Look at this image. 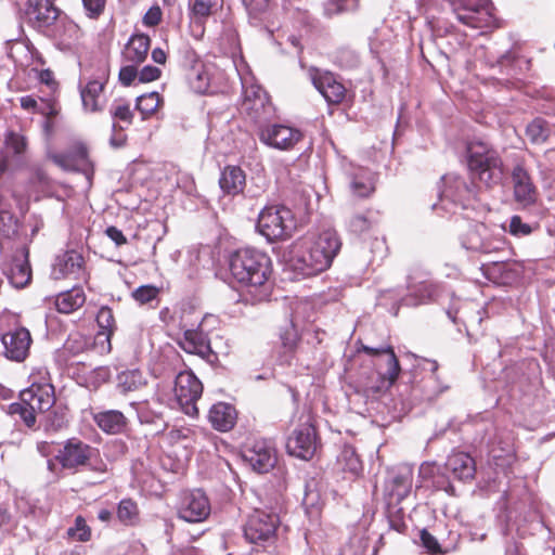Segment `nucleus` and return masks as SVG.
<instances>
[{"label":"nucleus","mask_w":555,"mask_h":555,"mask_svg":"<svg viewBox=\"0 0 555 555\" xmlns=\"http://www.w3.org/2000/svg\"><path fill=\"white\" fill-rule=\"evenodd\" d=\"M2 271L10 283L16 288H23L28 285L31 280L28 249L23 247L15 250L11 259L3 262Z\"/></svg>","instance_id":"obj_18"},{"label":"nucleus","mask_w":555,"mask_h":555,"mask_svg":"<svg viewBox=\"0 0 555 555\" xmlns=\"http://www.w3.org/2000/svg\"><path fill=\"white\" fill-rule=\"evenodd\" d=\"M245 460L254 470L267 473L273 468L276 462L275 450L268 441H256L253 447L244 452Z\"/></svg>","instance_id":"obj_23"},{"label":"nucleus","mask_w":555,"mask_h":555,"mask_svg":"<svg viewBox=\"0 0 555 555\" xmlns=\"http://www.w3.org/2000/svg\"><path fill=\"white\" fill-rule=\"evenodd\" d=\"M359 7V0H328L324 5V12L327 16L335 14L353 11Z\"/></svg>","instance_id":"obj_46"},{"label":"nucleus","mask_w":555,"mask_h":555,"mask_svg":"<svg viewBox=\"0 0 555 555\" xmlns=\"http://www.w3.org/2000/svg\"><path fill=\"white\" fill-rule=\"evenodd\" d=\"M280 518L274 513L255 509L244 526V535L249 543H271L276 537Z\"/></svg>","instance_id":"obj_9"},{"label":"nucleus","mask_w":555,"mask_h":555,"mask_svg":"<svg viewBox=\"0 0 555 555\" xmlns=\"http://www.w3.org/2000/svg\"><path fill=\"white\" fill-rule=\"evenodd\" d=\"M138 74L140 82H150L159 78L160 69L152 65H146L138 72Z\"/></svg>","instance_id":"obj_60"},{"label":"nucleus","mask_w":555,"mask_h":555,"mask_svg":"<svg viewBox=\"0 0 555 555\" xmlns=\"http://www.w3.org/2000/svg\"><path fill=\"white\" fill-rule=\"evenodd\" d=\"M505 241L502 237L492 236L489 232V236L486 238L483 247L480 253L491 254L504 249Z\"/></svg>","instance_id":"obj_56"},{"label":"nucleus","mask_w":555,"mask_h":555,"mask_svg":"<svg viewBox=\"0 0 555 555\" xmlns=\"http://www.w3.org/2000/svg\"><path fill=\"white\" fill-rule=\"evenodd\" d=\"M96 449L77 439H68L55 455V461L66 470L77 473L87 467L95 456Z\"/></svg>","instance_id":"obj_10"},{"label":"nucleus","mask_w":555,"mask_h":555,"mask_svg":"<svg viewBox=\"0 0 555 555\" xmlns=\"http://www.w3.org/2000/svg\"><path fill=\"white\" fill-rule=\"evenodd\" d=\"M413 482V470L408 465H401L388 472V477L385 481V493L396 502H401L405 499Z\"/></svg>","instance_id":"obj_19"},{"label":"nucleus","mask_w":555,"mask_h":555,"mask_svg":"<svg viewBox=\"0 0 555 555\" xmlns=\"http://www.w3.org/2000/svg\"><path fill=\"white\" fill-rule=\"evenodd\" d=\"M3 354L7 359L23 362L29 354L33 338L30 332L23 326L14 327L1 335Z\"/></svg>","instance_id":"obj_15"},{"label":"nucleus","mask_w":555,"mask_h":555,"mask_svg":"<svg viewBox=\"0 0 555 555\" xmlns=\"http://www.w3.org/2000/svg\"><path fill=\"white\" fill-rule=\"evenodd\" d=\"M361 350L369 356H378L386 359L387 370L385 372L370 370L361 373L353 382L357 393L366 399H376L395 384L401 367L392 347L389 345L385 344L379 347L362 345Z\"/></svg>","instance_id":"obj_3"},{"label":"nucleus","mask_w":555,"mask_h":555,"mask_svg":"<svg viewBox=\"0 0 555 555\" xmlns=\"http://www.w3.org/2000/svg\"><path fill=\"white\" fill-rule=\"evenodd\" d=\"M82 4L87 16L96 20L104 12L106 0H82Z\"/></svg>","instance_id":"obj_55"},{"label":"nucleus","mask_w":555,"mask_h":555,"mask_svg":"<svg viewBox=\"0 0 555 555\" xmlns=\"http://www.w3.org/2000/svg\"><path fill=\"white\" fill-rule=\"evenodd\" d=\"M111 115L127 124H131L133 118L130 105L125 102H115L111 107Z\"/></svg>","instance_id":"obj_53"},{"label":"nucleus","mask_w":555,"mask_h":555,"mask_svg":"<svg viewBox=\"0 0 555 555\" xmlns=\"http://www.w3.org/2000/svg\"><path fill=\"white\" fill-rule=\"evenodd\" d=\"M192 11L196 16L207 17L211 13V3L209 0H194Z\"/></svg>","instance_id":"obj_63"},{"label":"nucleus","mask_w":555,"mask_h":555,"mask_svg":"<svg viewBox=\"0 0 555 555\" xmlns=\"http://www.w3.org/2000/svg\"><path fill=\"white\" fill-rule=\"evenodd\" d=\"M203 392L201 380L191 371L180 372L175 380V395L182 411L190 416H196L198 409L197 400Z\"/></svg>","instance_id":"obj_11"},{"label":"nucleus","mask_w":555,"mask_h":555,"mask_svg":"<svg viewBox=\"0 0 555 555\" xmlns=\"http://www.w3.org/2000/svg\"><path fill=\"white\" fill-rule=\"evenodd\" d=\"M209 74L203 66L193 69L191 83L196 92L205 93L209 88Z\"/></svg>","instance_id":"obj_49"},{"label":"nucleus","mask_w":555,"mask_h":555,"mask_svg":"<svg viewBox=\"0 0 555 555\" xmlns=\"http://www.w3.org/2000/svg\"><path fill=\"white\" fill-rule=\"evenodd\" d=\"M237 418L236 410L233 405L225 402L215 403L208 413V420L211 426L221 433L231 430Z\"/></svg>","instance_id":"obj_26"},{"label":"nucleus","mask_w":555,"mask_h":555,"mask_svg":"<svg viewBox=\"0 0 555 555\" xmlns=\"http://www.w3.org/2000/svg\"><path fill=\"white\" fill-rule=\"evenodd\" d=\"M409 294L401 298V304L404 306L416 307L436 300L441 292L439 284L429 280L414 282L410 276L408 283Z\"/></svg>","instance_id":"obj_22"},{"label":"nucleus","mask_w":555,"mask_h":555,"mask_svg":"<svg viewBox=\"0 0 555 555\" xmlns=\"http://www.w3.org/2000/svg\"><path fill=\"white\" fill-rule=\"evenodd\" d=\"M456 18L472 28L489 27L493 23L490 0H449Z\"/></svg>","instance_id":"obj_8"},{"label":"nucleus","mask_w":555,"mask_h":555,"mask_svg":"<svg viewBox=\"0 0 555 555\" xmlns=\"http://www.w3.org/2000/svg\"><path fill=\"white\" fill-rule=\"evenodd\" d=\"M295 228L294 215L285 206L266 207L258 216L257 229L269 242L287 238Z\"/></svg>","instance_id":"obj_6"},{"label":"nucleus","mask_w":555,"mask_h":555,"mask_svg":"<svg viewBox=\"0 0 555 555\" xmlns=\"http://www.w3.org/2000/svg\"><path fill=\"white\" fill-rule=\"evenodd\" d=\"M85 260L80 253L76 250H67L56 257L52 268V276L55 280L74 279L80 280L85 278Z\"/></svg>","instance_id":"obj_20"},{"label":"nucleus","mask_w":555,"mask_h":555,"mask_svg":"<svg viewBox=\"0 0 555 555\" xmlns=\"http://www.w3.org/2000/svg\"><path fill=\"white\" fill-rule=\"evenodd\" d=\"M229 269L233 279L253 294L255 300L261 301L269 296L271 260L266 253L250 247L237 249L230 256Z\"/></svg>","instance_id":"obj_2"},{"label":"nucleus","mask_w":555,"mask_h":555,"mask_svg":"<svg viewBox=\"0 0 555 555\" xmlns=\"http://www.w3.org/2000/svg\"><path fill=\"white\" fill-rule=\"evenodd\" d=\"M158 293V288L153 285H142L132 292V297L139 304L144 305L154 300Z\"/></svg>","instance_id":"obj_51"},{"label":"nucleus","mask_w":555,"mask_h":555,"mask_svg":"<svg viewBox=\"0 0 555 555\" xmlns=\"http://www.w3.org/2000/svg\"><path fill=\"white\" fill-rule=\"evenodd\" d=\"M68 535L76 539L77 541L87 542L90 540L91 531L86 520L78 516L75 519V526L69 528L67 531Z\"/></svg>","instance_id":"obj_50"},{"label":"nucleus","mask_w":555,"mask_h":555,"mask_svg":"<svg viewBox=\"0 0 555 555\" xmlns=\"http://www.w3.org/2000/svg\"><path fill=\"white\" fill-rule=\"evenodd\" d=\"M300 130L285 125H268L260 129L259 139L266 145L281 150H292L302 140Z\"/></svg>","instance_id":"obj_14"},{"label":"nucleus","mask_w":555,"mask_h":555,"mask_svg":"<svg viewBox=\"0 0 555 555\" xmlns=\"http://www.w3.org/2000/svg\"><path fill=\"white\" fill-rule=\"evenodd\" d=\"M117 517L124 525H134L139 519V511L135 502L130 499L121 500L117 507Z\"/></svg>","instance_id":"obj_43"},{"label":"nucleus","mask_w":555,"mask_h":555,"mask_svg":"<svg viewBox=\"0 0 555 555\" xmlns=\"http://www.w3.org/2000/svg\"><path fill=\"white\" fill-rule=\"evenodd\" d=\"M350 229L356 233H362L370 229L371 221L364 215H356L350 220Z\"/></svg>","instance_id":"obj_59"},{"label":"nucleus","mask_w":555,"mask_h":555,"mask_svg":"<svg viewBox=\"0 0 555 555\" xmlns=\"http://www.w3.org/2000/svg\"><path fill=\"white\" fill-rule=\"evenodd\" d=\"M468 169L473 179L486 186L499 184L503 178V163L498 152L487 142L474 140L467 144Z\"/></svg>","instance_id":"obj_5"},{"label":"nucleus","mask_w":555,"mask_h":555,"mask_svg":"<svg viewBox=\"0 0 555 555\" xmlns=\"http://www.w3.org/2000/svg\"><path fill=\"white\" fill-rule=\"evenodd\" d=\"M443 183V198H448L463 208L468 207L477 196V186L459 175L449 173L444 176Z\"/></svg>","instance_id":"obj_17"},{"label":"nucleus","mask_w":555,"mask_h":555,"mask_svg":"<svg viewBox=\"0 0 555 555\" xmlns=\"http://www.w3.org/2000/svg\"><path fill=\"white\" fill-rule=\"evenodd\" d=\"M96 323L100 327L95 336L98 344H101L102 352H109L112 349L111 337L116 330V323L113 311L109 307L103 306L99 309L96 314Z\"/></svg>","instance_id":"obj_28"},{"label":"nucleus","mask_w":555,"mask_h":555,"mask_svg":"<svg viewBox=\"0 0 555 555\" xmlns=\"http://www.w3.org/2000/svg\"><path fill=\"white\" fill-rule=\"evenodd\" d=\"M496 64L505 69L506 75L513 77H516L520 72L529 67V61L518 56L514 51H507L502 54L498 59Z\"/></svg>","instance_id":"obj_39"},{"label":"nucleus","mask_w":555,"mask_h":555,"mask_svg":"<svg viewBox=\"0 0 555 555\" xmlns=\"http://www.w3.org/2000/svg\"><path fill=\"white\" fill-rule=\"evenodd\" d=\"M281 340L287 350H294L298 343V333L294 326H289L281 333Z\"/></svg>","instance_id":"obj_57"},{"label":"nucleus","mask_w":555,"mask_h":555,"mask_svg":"<svg viewBox=\"0 0 555 555\" xmlns=\"http://www.w3.org/2000/svg\"><path fill=\"white\" fill-rule=\"evenodd\" d=\"M312 82L328 103L337 104L344 100L346 89L332 73L317 70Z\"/></svg>","instance_id":"obj_25"},{"label":"nucleus","mask_w":555,"mask_h":555,"mask_svg":"<svg viewBox=\"0 0 555 555\" xmlns=\"http://www.w3.org/2000/svg\"><path fill=\"white\" fill-rule=\"evenodd\" d=\"M11 231L15 232V221L9 212L3 211L0 214V232L9 235Z\"/></svg>","instance_id":"obj_64"},{"label":"nucleus","mask_w":555,"mask_h":555,"mask_svg":"<svg viewBox=\"0 0 555 555\" xmlns=\"http://www.w3.org/2000/svg\"><path fill=\"white\" fill-rule=\"evenodd\" d=\"M68 418L66 410L62 406H54L44 412L43 418L40 421V426L48 434L57 433L67 426Z\"/></svg>","instance_id":"obj_36"},{"label":"nucleus","mask_w":555,"mask_h":555,"mask_svg":"<svg viewBox=\"0 0 555 555\" xmlns=\"http://www.w3.org/2000/svg\"><path fill=\"white\" fill-rule=\"evenodd\" d=\"M54 403L53 385L49 382H34L28 388L21 391L20 402L10 404L9 413L12 416H18L28 428H35L36 414L49 411Z\"/></svg>","instance_id":"obj_4"},{"label":"nucleus","mask_w":555,"mask_h":555,"mask_svg":"<svg viewBox=\"0 0 555 555\" xmlns=\"http://www.w3.org/2000/svg\"><path fill=\"white\" fill-rule=\"evenodd\" d=\"M526 134L533 144L544 143L550 137L548 125L544 119L535 118L527 126Z\"/></svg>","instance_id":"obj_42"},{"label":"nucleus","mask_w":555,"mask_h":555,"mask_svg":"<svg viewBox=\"0 0 555 555\" xmlns=\"http://www.w3.org/2000/svg\"><path fill=\"white\" fill-rule=\"evenodd\" d=\"M25 14L34 28L47 31L55 25L61 11L54 0H27Z\"/></svg>","instance_id":"obj_13"},{"label":"nucleus","mask_w":555,"mask_h":555,"mask_svg":"<svg viewBox=\"0 0 555 555\" xmlns=\"http://www.w3.org/2000/svg\"><path fill=\"white\" fill-rule=\"evenodd\" d=\"M90 345L91 343L88 337L80 333H74L68 336L64 344V348L67 352L76 356L85 352Z\"/></svg>","instance_id":"obj_45"},{"label":"nucleus","mask_w":555,"mask_h":555,"mask_svg":"<svg viewBox=\"0 0 555 555\" xmlns=\"http://www.w3.org/2000/svg\"><path fill=\"white\" fill-rule=\"evenodd\" d=\"M162 21V11L159 7H152L143 16V24L149 27L158 25Z\"/></svg>","instance_id":"obj_61"},{"label":"nucleus","mask_w":555,"mask_h":555,"mask_svg":"<svg viewBox=\"0 0 555 555\" xmlns=\"http://www.w3.org/2000/svg\"><path fill=\"white\" fill-rule=\"evenodd\" d=\"M532 227L524 222L519 216H513L509 220L508 232L514 236H527L532 233Z\"/></svg>","instance_id":"obj_52"},{"label":"nucleus","mask_w":555,"mask_h":555,"mask_svg":"<svg viewBox=\"0 0 555 555\" xmlns=\"http://www.w3.org/2000/svg\"><path fill=\"white\" fill-rule=\"evenodd\" d=\"M5 145L15 154H22L26 149V139L20 133L10 131L5 137Z\"/></svg>","instance_id":"obj_54"},{"label":"nucleus","mask_w":555,"mask_h":555,"mask_svg":"<svg viewBox=\"0 0 555 555\" xmlns=\"http://www.w3.org/2000/svg\"><path fill=\"white\" fill-rule=\"evenodd\" d=\"M178 344L185 352L196 354L208 362L217 360V356L211 349L210 341L201 326L196 330H186L183 336L178 340Z\"/></svg>","instance_id":"obj_21"},{"label":"nucleus","mask_w":555,"mask_h":555,"mask_svg":"<svg viewBox=\"0 0 555 555\" xmlns=\"http://www.w3.org/2000/svg\"><path fill=\"white\" fill-rule=\"evenodd\" d=\"M62 28L63 33L60 34L59 37L64 44L70 46L80 39L81 30L73 21H63Z\"/></svg>","instance_id":"obj_48"},{"label":"nucleus","mask_w":555,"mask_h":555,"mask_svg":"<svg viewBox=\"0 0 555 555\" xmlns=\"http://www.w3.org/2000/svg\"><path fill=\"white\" fill-rule=\"evenodd\" d=\"M21 106L27 111H38L48 117L57 115L60 109L56 103L51 101L42 102V104L38 107L37 101L29 95L21 98Z\"/></svg>","instance_id":"obj_44"},{"label":"nucleus","mask_w":555,"mask_h":555,"mask_svg":"<svg viewBox=\"0 0 555 555\" xmlns=\"http://www.w3.org/2000/svg\"><path fill=\"white\" fill-rule=\"evenodd\" d=\"M151 47V39L145 34H133L124 51L125 60L133 63L140 64L145 61L149 50Z\"/></svg>","instance_id":"obj_30"},{"label":"nucleus","mask_w":555,"mask_h":555,"mask_svg":"<svg viewBox=\"0 0 555 555\" xmlns=\"http://www.w3.org/2000/svg\"><path fill=\"white\" fill-rule=\"evenodd\" d=\"M137 77L139 78V74L133 65L124 66L119 72V80L125 86H130Z\"/></svg>","instance_id":"obj_62"},{"label":"nucleus","mask_w":555,"mask_h":555,"mask_svg":"<svg viewBox=\"0 0 555 555\" xmlns=\"http://www.w3.org/2000/svg\"><path fill=\"white\" fill-rule=\"evenodd\" d=\"M446 468L454 478L467 481L475 477L476 464L474 459L465 452H454L448 456Z\"/></svg>","instance_id":"obj_27"},{"label":"nucleus","mask_w":555,"mask_h":555,"mask_svg":"<svg viewBox=\"0 0 555 555\" xmlns=\"http://www.w3.org/2000/svg\"><path fill=\"white\" fill-rule=\"evenodd\" d=\"M488 236V227L483 223H475L464 234L462 244L466 249L481 251Z\"/></svg>","instance_id":"obj_37"},{"label":"nucleus","mask_w":555,"mask_h":555,"mask_svg":"<svg viewBox=\"0 0 555 555\" xmlns=\"http://www.w3.org/2000/svg\"><path fill=\"white\" fill-rule=\"evenodd\" d=\"M85 301L86 295L82 288L73 287L56 297L55 307L59 312L68 314L79 309Z\"/></svg>","instance_id":"obj_33"},{"label":"nucleus","mask_w":555,"mask_h":555,"mask_svg":"<svg viewBox=\"0 0 555 555\" xmlns=\"http://www.w3.org/2000/svg\"><path fill=\"white\" fill-rule=\"evenodd\" d=\"M210 502L202 490L185 492L178 506V515L188 522H201L210 514Z\"/></svg>","instance_id":"obj_16"},{"label":"nucleus","mask_w":555,"mask_h":555,"mask_svg":"<svg viewBox=\"0 0 555 555\" xmlns=\"http://www.w3.org/2000/svg\"><path fill=\"white\" fill-rule=\"evenodd\" d=\"M104 82L100 80H90L80 90L83 107L89 112L101 111L104 105Z\"/></svg>","instance_id":"obj_32"},{"label":"nucleus","mask_w":555,"mask_h":555,"mask_svg":"<svg viewBox=\"0 0 555 555\" xmlns=\"http://www.w3.org/2000/svg\"><path fill=\"white\" fill-rule=\"evenodd\" d=\"M340 247L341 242L335 230L309 233L293 244L291 267L302 275H315L331 267Z\"/></svg>","instance_id":"obj_1"},{"label":"nucleus","mask_w":555,"mask_h":555,"mask_svg":"<svg viewBox=\"0 0 555 555\" xmlns=\"http://www.w3.org/2000/svg\"><path fill=\"white\" fill-rule=\"evenodd\" d=\"M286 448L289 454L301 459L310 460L318 449V438L314 426L310 420L300 424L288 437Z\"/></svg>","instance_id":"obj_12"},{"label":"nucleus","mask_w":555,"mask_h":555,"mask_svg":"<svg viewBox=\"0 0 555 555\" xmlns=\"http://www.w3.org/2000/svg\"><path fill=\"white\" fill-rule=\"evenodd\" d=\"M421 541L423 543V546L429 553L437 554L440 552V545L437 539L425 529L421 531Z\"/></svg>","instance_id":"obj_58"},{"label":"nucleus","mask_w":555,"mask_h":555,"mask_svg":"<svg viewBox=\"0 0 555 555\" xmlns=\"http://www.w3.org/2000/svg\"><path fill=\"white\" fill-rule=\"evenodd\" d=\"M235 67L243 87L242 111L255 121L266 120L271 117L273 106L267 92L253 81V77L243 74L237 64H235Z\"/></svg>","instance_id":"obj_7"},{"label":"nucleus","mask_w":555,"mask_h":555,"mask_svg":"<svg viewBox=\"0 0 555 555\" xmlns=\"http://www.w3.org/2000/svg\"><path fill=\"white\" fill-rule=\"evenodd\" d=\"M131 405L135 408L139 421L141 423L150 424V423H154L156 420L162 418V412L158 410L152 409L150 406V403L146 401L132 403Z\"/></svg>","instance_id":"obj_47"},{"label":"nucleus","mask_w":555,"mask_h":555,"mask_svg":"<svg viewBox=\"0 0 555 555\" xmlns=\"http://www.w3.org/2000/svg\"><path fill=\"white\" fill-rule=\"evenodd\" d=\"M146 384V377L139 370H127L117 375V389L124 395L138 391Z\"/></svg>","instance_id":"obj_34"},{"label":"nucleus","mask_w":555,"mask_h":555,"mask_svg":"<svg viewBox=\"0 0 555 555\" xmlns=\"http://www.w3.org/2000/svg\"><path fill=\"white\" fill-rule=\"evenodd\" d=\"M95 424L106 434L117 435L127 427V418L118 410H107L94 414Z\"/></svg>","instance_id":"obj_31"},{"label":"nucleus","mask_w":555,"mask_h":555,"mask_svg":"<svg viewBox=\"0 0 555 555\" xmlns=\"http://www.w3.org/2000/svg\"><path fill=\"white\" fill-rule=\"evenodd\" d=\"M162 99L159 93L151 92L142 94L137 99V109L141 113L142 119L152 116L160 106Z\"/></svg>","instance_id":"obj_41"},{"label":"nucleus","mask_w":555,"mask_h":555,"mask_svg":"<svg viewBox=\"0 0 555 555\" xmlns=\"http://www.w3.org/2000/svg\"><path fill=\"white\" fill-rule=\"evenodd\" d=\"M512 181L514 197L522 206H529L537 199V188L534 186L530 175L521 166L517 165L512 171Z\"/></svg>","instance_id":"obj_24"},{"label":"nucleus","mask_w":555,"mask_h":555,"mask_svg":"<svg viewBox=\"0 0 555 555\" xmlns=\"http://www.w3.org/2000/svg\"><path fill=\"white\" fill-rule=\"evenodd\" d=\"M246 183L245 172L237 166H227L220 176L219 185L224 194L237 195L243 192Z\"/></svg>","instance_id":"obj_29"},{"label":"nucleus","mask_w":555,"mask_h":555,"mask_svg":"<svg viewBox=\"0 0 555 555\" xmlns=\"http://www.w3.org/2000/svg\"><path fill=\"white\" fill-rule=\"evenodd\" d=\"M341 469L352 476H358L362 472V462L359 459L356 450L351 446H345L337 459Z\"/></svg>","instance_id":"obj_38"},{"label":"nucleus","mask_w":555,"mask_h":555,"mask_svg":"<svg viewBox=\"0 0 555 555\" xmlns=\"http://www.w3.org/2000/svg\"><path fill=\"white\" fill-rule=\"evenodd\" d=\"M350 189L359 197L370 196L375 190V183L371 171L360 168L351 177Z\"/></svg>","instance_id":"obj_35"},{"label":"nucleus","mask_w":555,"mask_h":555,"mask_svg":"<svg viewBox=\"0 0 555 555\" xmlns=\"http://www.w3.org/2000/svg\"><path fill=\"white\" fill-rule=\"evenodd\" d=\"M440 467L435 463H423L420 467V476L423 479H434V485L444 490L446 492L453 494L454 487L447 480L437 478L436 476L439 474Z\"/></svg>","instance_id":"obj_40"}]
</instances>
